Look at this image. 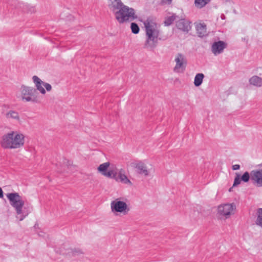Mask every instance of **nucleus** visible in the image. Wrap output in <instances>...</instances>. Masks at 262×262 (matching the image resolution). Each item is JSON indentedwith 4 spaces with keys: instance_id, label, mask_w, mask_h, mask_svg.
Masks as SVG:
<instances>
[{
    "instance_id": "14",
    "label": "nucleus",
    "mask_w": 262,
    "mask_h": 262,
    "mask_svg": "<svg viewBox=\"0 0 262 262\" xmlns=\"http://www.w3.org/2000/svg\"><path fill=\"white\" fill-rule=\"evenodd\" d=\"M135 167L137 169L138 173L144 175V176H148L149 171L147 169V167L142 161H140L135 164Z\"/></svg>"
},
{
    "instance_id": "18",
    "label": "nucleus",
    "mask_w": 262,
    "mask_h": 262,
    "mask_svg": "<svg viewBox=\"0 0 262 262\" xmlns=\"http://www.w3.org/2000/svg\"><path fill=\"white\" fill-rule=\"evenodd\" d=\"M204 75L203 73H198L196 74L194 79V84L195 86H199L203 82Z\"/></svg>"
},
{
    "instance_id": "28",
    "label": "nucleus",
    "mask_w": 262,
    "mask_h": 262,
    "mask_svg": "<svg viewBox=\"0 0 262 262\" xmlns=\"http://www.w3.org/2000/svg\"><path fill=\"white\" fill-rule=\"evenodd\" d=\"M43 86L46 88L48 92H49L52 89V86L50 84L46 82H44Z\"/></svg>"
},
{
    "instance_id": "7",
    "label": "nucleus",
    "mask_w": 262,
    "mask_h": 262,
    "mask_svg": "<svg viewBox=\"0 0 262 262\" xmlns=\"http://www.w3.org/2000/svg\"><path fill=\"white\" fill-rule=\"evenodd\" d=\"M174 61L176 64L174 68L175 72H179L180 70H185L187 65V59L184 55L178 53L175 57Z\"/></svg>"
},
{
    "instance_id": "1",
    "label": "nucleus",
    "mask_w": 262,
    "mask_h": 262,
    "mask_svg": "<svg viewBox=\"0 0 262 262\" xmlns=\"http://www.w3.org/2000/svg\"><path fill=\"white\" fill-rule=\"evenodd\" d=\"M144 25L147 37L144 47L147 49H153L158 43L160 26L151 18H148L144 21Z\"/></svg>"
},
{
    "instance_id": "21",
    "label": "nucleus",
    "mask_w": 262,
    "mask_h": 262,
    "mask_svg": "<svg viewBox=\"0 0 262 262\" xmlns=\"http://www.w3.org/2000/svg\"><path fill=\"white\" fill-rule=\"evenodd\" d=\"M66 253L70 256H76L82 254V252L79 249L74 248L69 249L68 251Z\"/></svg>"
},
{
    "instance_id": "15",
    "label": "nucleus",
    "mask_w": 262,
    "mask_h": 262,
    "mask_svg": "<svg viewBox=\"0 0 262 262\" xmlns=\"http://www.w3.org/2000/svg\"><path fill=\"white\" fill-rule=\"evenodd\" d=\"M195 28L199 37H203L208 35L206 25L204 23H199L196 25Z\"/></svg>"
},
{
    "instance_id": "11",
    "label": "nucleus",
    "mask_w": 262,
    "mask_h": 262,
    "mask_svg": "<svg viewBox=\"0 0 262 262\" xmlns=\"http://www.w3.org/2000/svg\"><path fill=\"white\" fill-rule=\"evenodd\" d=\"M176 26L178 29L186 32H188L191 28L190 26V22L185 18H181L177 21Z\"/></svg>"
},
{
    "instance_id": "23",
    "label": "nucleus",
    "mask_w": 262,
    "mask_h": 262,
    "mask_svg": "<svg viewBox=\"0 0 262 262\" xmlns=\"http://www.w3.org/2000/svg\"><path fill=\"white\" fill-rule=\"evenodd\" d=\"M110 166V163L109 162H105L104 163H102L99 165V166L98 168V170L103 174L104 173L108 168V166Z\"/></svg>"
},
{
    "instance_id": "10",
    "label": "nucleus",
    "mask_w": 262,
    "mask_h": 262,
    "mask_svg": "<svg viewBox=\"0 0 262 262\" xmlns=\"http://www.w3.org/2000/svg\"><path fill=\"white\" fill-rule=\"evenodd\" d=\"M226 47L227 44L223 41H215L212 45L211 52L214 55L220 54L223 52Z\"/></svg>"
},
{
    "instance_id": "5",
    "label": "nucleus",
    "mask_w": 262,
    "mask_h": 262,
    "mask_svg": "<svg viewBox=\"0 0 262 262\" xmlns=\"http://www.w3.org/2000/svg\"><path fill=\"white\" fill-rule=\"evenodd\" d=\"M21 98L25 102H38V93L36 90L33 88L22 85L20 89Z\"/></svg>"
},
{
    "instance_id": "17",
    "label": "nucleus",
    "mask_w": 262,
    "mask_h": 262,
    "mask_svg": "<svg viewBox=\"0 0 262 262\" xmlns=\"http://www.w3.org/2000/svg\"><path fill=\"white\" fill-rule=\"evenodd\" d=\"M249 82L252 85L260 87L262 86V78L257 76H253L250 78Z\"/></svg>"
},
{
    "instance_id": "13",
    "label": "nucleus",
    "mask_w": 262,
    "mask_h": 262,
    "mask_svg": "<svg viewBox=\"0 0 262 262\" xmlns=\"http://www.w3.org/2000/svg\"><path fill=\"white\" fill-rule=\"evenodd\" d=\"M250 179V175L248 172L246 171L241 177H240V174L238 173H236V177L234 180V183L233 185V187L239 185L241 181H243L244 182H248Z\"/></svg>"
},
{
    "instance_id": "4",
    "label": "nucleus",
    "mask_w": 262,
    "mask_h": 262,
    "mask_svg": "<svg viewBox=\"0 0 262 262\" xmlns=\"http://www.w3.org/2000/svg\"><path fill=\"white\" fill-rule=\"evenodd\" d=\"M6 196L9 201L10 204L13 207L17 215H20V221H23L26 215L23 214V207L25 204V201L17 192L8 193Z\"/></svg>"
},
{
    "instance_id": "9",
    "label": "nucleus",
    "mask_w": 262,
    "mask_h": 262,
    "mask_svg": "<svg viewBox=\"0 0 262 262\" xmlns=\"http://www.w3.org/2000/svg\"><path fill=\"white\" fill-rule=\"evenodd\" d=\"M251 179L257 187H262V169L251 171Z\"/></svg>"
},
{
    "instance_id": "19",
    "label": "nucleus",
    "mask_w": 262,
    "mask_h": 262,
    "mask_svg": "<svg viewBox=\"0 0 262 262\" xmlns=\"http://www.w3.org/2000/svg\"><path fill=\"white\" fill-rule=\"evenodd\" d=\"M6 117L7 119H12L17 121L19 120V116L18 113L14 111H10L6 114Z\"/></svg>"
},
{
    "instance_id": "31",
    "label": "nucleus",
    "mask_w": 262,
    "mask_h": 262,
    "mask_svg": "<svg viewBox=\"0 0 262 262\" xmlns=\"http://www.w3.org/2000/svg\"><path fill=\"white\" fill-rule=\"evenodd\" d=\"M4 196V193L2 189L0 187V198H2Z\"/></svg>"
},
{
    "instance_id": "16",
    "label": "nucleus",
    "mask_w": 262,
    "mask_h": 262,
    "mask_svg": "<svg viewBox=\"0 0 262 262\" xmlns=\"http://www.w3.org/2000/svg\"><path fill=\"white\" fill-rule=\"evenodd\" d=\"M111 4L109 6L111 10L114 12L115 15V12L118 10H120L124 5L121 0H110Z\"/></svg>"
},
{
    "instance_id": "2",
    "label": "nucleus",
    "mask_w": 262,
    "mask_h": 262,
    "mask_svg": "<svg viewBox=\"0 0 262 262\" xmlns=\"http://www.w3.org/2000/svg\"><path fill=\"white\" fill-rule=\"evenodd\" d=\"M25 143V136L18 132H9L2 136L0 145L4 149H16Z\"/></svg>"
},
{
    "instance_id": "27",
    "label": "nucleus",
    "mask_w": 262,
    "mask_h": 262,
    "mask_svg": "<svg viewBox=\"0 0 262 262\" xmlns=\"http://www.w3.org/2000/svg\"><path fill=\"white\" fill-rule=\"evenodd\" d=\"M116 173H114L113 170L106 171L102 174L108 178H114L116 176Z\"/></svg>"
},
{
    "instance_id": "20",
    "label": "nucleus",
    "mask_w": 262,
    "mask_h": 262,
    "mask_svg": "<svg viewBox=\"0 0 262 262\" xmlns=\"http://www.w3.org/2000/svg\"><path fill=\"white\" fill-rule=\"evenodd\" d=\"M211 0H194V4L198 8H202L210 3Z\"/></svg>"
},
{
    "instance_id": "26",
    "label": "nucleus",
    "mask_w": 262,
    "mask_h": 262,
    "mask_svg": "<svg viewBox=\"0 0 262 262\" xmlns=\"http://www.w3.org/2000/svg\"><path fill=\"white\" fill-rule=\"evenodd\" d=\"M130 28L132 32L134 34H138L140 31V28L138 25L135 23H132L130 25Z\"/></svg>"
},
{
    "instance_id": "6",
    "label": "nucleus",
    "mask_w": 262,
    "mask_h": 262,
    "mask_svg": "<svg viewBox=\"0 0 262 262\" xmlns=\"http://www.w3.org/2000/svg\"><path fill=\"white\" fill-rule=\"evenodd\" d=\"M111 208L112 211L114 213L119 212L122 213L123 214H126L129 211L127 204L118 199H116L111 202Z\"/></svg>"
},
{
    "instance_id": "3",
    "label": "nucleus",
    "mask_w": 262,
    "mask_h": 262,
    "mask_svg": "<svg viewBox=\"0 0 262 262\" xmlns=\"http://www.w3.org/2000/svg\"><path fill=\"white\" fill-rule=\"evenodd\" d=\"M115 16L120 24L132 21L138 18L135 10L126 5L123 6L120 10L117 11L115 12Z\"/></svg>"
},
{
    "instance_id": "24",
    "label": "nucleus",
    "mask_w": 262,
    "mask_h": 262,
    "mask_svg": "<svg viewBox=\"0 0 262 262\" xmlns=\"http://www.w3.org/2000/svg\"><path fill=\"white\" fill-rule=\"evenodd\" d=\"M177 17L178 16L175 14H173L171 16L167 17L164 21L165 25L166 26L170 25L174 21V20L176 19Z\"/></svg>"
},
{
    "instance_id": "8",
    "label": "nucleus",
    "mask_w": 262,
    "mask_h": 262,
    "mask_svg": "<svg viewBox=\"0 0 262 262\" xmlns=\"http://www.w3.org/2000/svg\"><path fill=\"white\" fill-rule=\"evenodd\" d=\"M235 206L233 204H225L221 205L218 207V213L222 216H224L228 218L231 214V212L233 210Z\"/></svg>"
},
{
    "instance_id": "30",
    "label": "nucleus",
    "mask_w": 262,
    "mask_h": 262,
    "mask_svg": "<svg viewBox=\"0 0 262 262\" xmlns=\"http://www.w3.org/2000/svg\"><path fill=\"white\" fill-rule=\"evenodd\" d=\"M172 0H162V3L164 4H170Z\"/></svg>"
},
{
    "instance_id": "25",
    "label": "nucleus",
    "mask_w": 262,
    "mask_h": 262,
    "mask_svg": "<svg viewBox=\"0 0 262 262\" xmlns=\"http://www.w3.org/2000/svg\"><path fill=\"white\" fill-rule=\"evenodd\" d=\"M119 179L121 182L124 184H131V182L127 177L124 174H122L121 172L119 173Z\"/></svg>"
},
{
    "instance_id": "33",
    "label": "nucleus",
    "mask_w": 262,
    "mask_h": 262,
    "mask_svg": "<svg viewBox=\"0 0 262 262\" xmlns=\"http://www.w3.org/2000/svg\"><path fill=\"white\" fill-rule=\"evenodd\" d=\"M32 9H33V10H32V12H33V11H34V9L33 8H32ZM30 11H31V12H32V11H31V10H30Z\"/></svg>"
},
{
    "instance_id": "34",
    "label": "nucleus",
    "mask_w": 262,
    "mask_h": 262,
    "mask_svg": "<svg viewBox=\"0 0 262 262\" xmlns=\"http://www.w3.org/2000/svg\"><path fill=\"white\" fill-rule=\"evenodd\" d=\"M231 188L229 189V191H231Z\"/></svg>"
},
{
    "instance_id": "29",
    "label": "nucleus",
    "mask_w": 262,
    "mask_h": 262,
    "mask_svg": "<svg viewBox=\"0 0 262 262\" xmlns=\"http://www.w3.org/2000/svg\"><path fill=\"white\" fill-rule=\"evenodd\" d=\"M232 168L233 170H238L240 168V165L238 164H235L232 166Z\"/></svg>"
},
{
    "instance_id": "32",
    "label": "nucleus",
    "mask_w": 262,
    "mask_h": 262,
    "mask_svg": "<svg viewBox=\"0 0 262 262\" xmlns=\"http://www.w3.org/2000/svg\"><path fill=\"white\" fill-rule=\"evenodd\" d=\"M38 235L40 236L45 237V236L43 235V233L41 232L40 233H38Z\"/></svg>"
},
{
    "instance_id": "12",
    "label": "nucleus",
    "mask_w": 262,
    "mask_h": 262,
    "mask_svg": "<svg viewBox=\"0 0 262 262\" xmlns=\"http://www.w3.org/2000/svg\"><path fill=\"white\" fill-rule=\"evenodd\" d=\"M32 80L33 82L35 84V86L36 87V91H39L42 94H46V90L43 88V84L44 82L42 81L37 76H33L32 77Z\"/></svg>"
},
{
    "instance_id": "22",
    "label": "nucleus",
    "mask_w": 262,
    "mask_h": 262,
    "mask_svg": "<svg viewBox=\"0 0 262 262\" xmlns=\"http://www.w3.org/2000/svg\"><path fill=\"white\" fill-rule=\"evenodd\" d=\"M255 222L257 225L262 227V208L257 210V217Z\"/></svg>"
}]
</instances>
